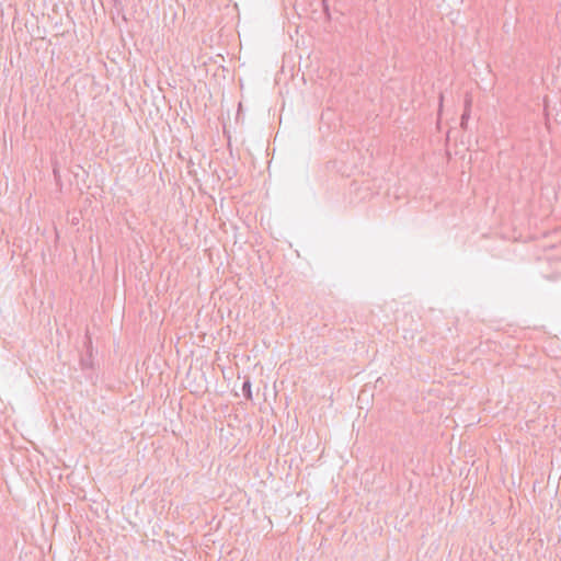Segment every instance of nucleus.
Segmentation results:
<instances>
[{"label":"nucleus","instance_id":"obj_1","mask_svg":"<svg viewBox=\"0 0 561 561\" xmlns=\"http://www.w3.org/2000/svg\"><path fill=\"white\" fill-rule=\"evenodd\" d=\"M242 392L245 399L251 400L252 399V391H251V382L249 379H245L242 383Z\"/></svg>","mask_w":561,"mask_h":561},{"label":"nucleus","instance_id":"obj_3","mask_svg":"<svg viewBox=\"0 0 561 561\" xmlns=\"http://www.w3.org/2000/svg\"><path fill=\"white\" fill-rule=\"evenodd\" d=\"M471 102H472L471 98L469 95H467L465 99V108H468L470 111Z\"/></svg>","mask_w":561,"mask_h":561},{"label":"nucleus","instance_id":"obj_2","mask_svg":"<svg viewBox=\"0 0 561 561\" xmlns=\"http://www.w3.org/2000/svg\"><path fill=\"white\" fill-rule=\"evenodd\" d=\"M469 118H470V112L468 108H465V111L461 115V118H460V126L462 129H467Z\"/></svg>","mask_w":561,"mask_h":561},{"label":"nucleus","instance_id":"obj_4","mask_svg":"<svg viewBox=\"0 0 561 561\" xmlns=\"http://www.w3.org/2000/svg\"><path fill=\"white\" fill-rule=\"evenodd\" d=\"M87 340H88V341H87V344H88V346L90 347V346H91V343H92V342H91V339L88 336V337H87Z\"/></svg>","mask_w":561,"mask_h":561}]
</instances>
